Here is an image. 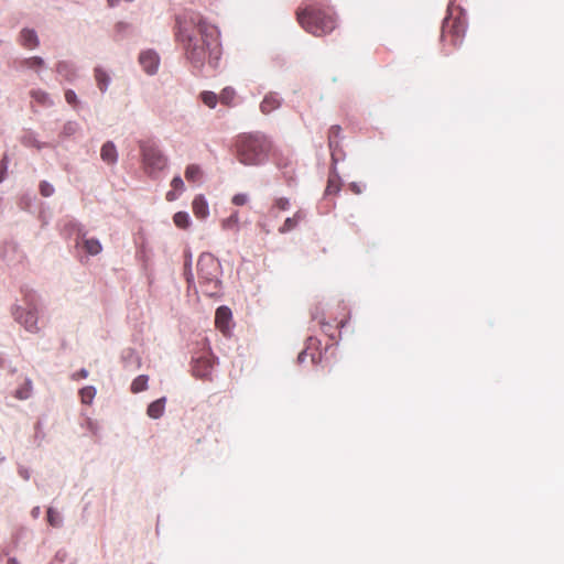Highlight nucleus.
I'll return each mask as SVG.
<instances>
[{"instance_id":"obj_1","label":"nucleus","mask_w":564,"mask_h":564,"mask_svg":"<svg viewBox=\"0 0 564 564\" xmlns=\"http://www.w3.org/2000/svg\"><path fill=\"white\" fill-rule=\"evenodd\" d=\"M175 35L194 68H203L207 55L209 65L217 67L221 54L217 26L208 24L198 13L186 12L176 18Z\"/></svg>"},{"instance_id":"obj_2","label":"nucleus","mask_w":564,"mask_h":564,"mask_svg":"<svg viewBox=\"0 0 564 564\" xmlns=\"http://www.w3.org/2000/svg\"><path fill=\"white\" fill-rule=\"evenodd\" d=\"M234 147L236 158L241 164L259 166L268 161L272 143L265 134L253 132L238 135Z\"/></svg>"},{"instance_id":"obj_3","label":"nucleus","mask_w":564,"mask_h":564,"mask_svg":"<svg viewBox=\"0 0 564 564\" xmlns=\"http://www.w3.org/2000/svg\"><path fill=\"white\" fill-rule=\"evenodd\" d=\"M301 26L315 36L330 33L336 28V19L330 9L310 6L296 12Z\"/></svg>"},{"instance_id":"obj_4","label":"nucleus","mask_w":564,"mask_h":564,"mask_svg":"<svg viewBox=\"0 0 564 564\" xmlns=\"http://www.w3.org/2000/svg\"><path fill=\"white\" fill-rule=\"evenodd\" d=\"M40 296L33 291L24 293L23 305H13L11 314L15 322L22 325L25 330L36 334L39 327Z\"/></svg>"},{"instance_id":"obj_5","label":"nucleus","mask_w":564,"mask_h":564,"mask_svg":"<svg viewBox=\"0 0 564 564\" xmlns=\"http://www.w3.org/2000/svg\"><path fill=\"white\" fill-rule=\"evenodd\" d=\"M139 148L142 156V163L144 171L149 175H153L165 169L167 164V158L161 151L159 145L153 141H139Z\"/></svg>"},{"instance_id":"obj_6","label":"nucleus","mask_w":564,"mask_h":564,"mask_svg":"<svg viewBox=\"0 0 564 564\" xmlns=\"http://www.w3.org/2000/svg\"><path fill=\"white\" fill-rule=\"evenodd\" d=\"M223 268L220 262L209 252H203L197 261L199 283L216 285L219 282Z\"/></svg>"},{"instance_id":"obj_7","label":"nucleus","mask_w":564,"mask_h":564,"mask_svg":"<svg viewBox=\"0 0 564 564\" xmlns=\"http://www.w3.org/2000/svg\"><path fill=\"white\" fill-rule=\"evenodd\" d=\"M64 230L68 235L76 236L75 242L77 246L80 243V241H83L84 248L89 254L96 256L100 253L102 249L100 241L96 238H86L87 232L82 224L75 220H70L65 225Z\"/></svg>"},{"instance_id":"obj_8","label":"nucleus","mask_w":564,"mask_h":564,"mask_svg":"<svg viewBox=\"0 0 564 564\" xmlns=\"http://www.w3.org/2000/svg\"><path fill=\"white\" fill-rule=\"evenodd\" d=\"M139 63L148 75H155L160 65V57L153 50L141 52Z\"/></svg>"},{"instance_id":"obj_9","label":"nucleus","mask_w":564,"mask_h":564,"mask_svg":"<svg viewBox=\"0 0 564 564\" xmlns=\"http://www.w3.org/2000/svg\"><path fill=\"white\" fill-rule=\"evenodd\" d=\"M56 73L69 83L75 82L77 78L76 67L68 61H59L56 64Z\"/></svg>"},{"instance_id":"obj_10","label":"nucleus","mask_w":564,"mask_h":564,"mask_svg":"<svg viewBox=\"0 0 564 564\" xmlns=\"http://www.w3.org/2000/svg\"><path fill=\"white\" fill-rule=\"evenodd\" d=\"M341 128L340 126H332L328 133V145L332 152V162L335 166L338 162L337 158V149L339 147L338 139L340 137Z\"/></svg>"},{"instance_id":"obj_11","label":"nucleus","mask_w":564,"mask_h":564,"mask_svg":"<svg viewBox=\"0 0 564 564\" xmlns=\"http://www.w3.org/2000/svg\"><path fill=\"white\" fill-rule=\"evenodd\" d=\"M231 317V310L228 306L223 305L216 310L215 323L221 332H225L229 328Z\"/></svg>"},{"instance_id":"obj_12","label":"nucleus","mask_w":564,"mask_h":564,"mask_svg":"<svg viewBox=\"0 0 564 564\" xmlns=\"http://www.w3.org/2000/svg\"><path fill=\"white\" fill-rule=\"evenodd\" d=\"M100 156L101 160L109 165H113L117 163L118 152L112 141H107L102 144L100 150Z\"/></svg>"},{"instance_id":"obj_13","label":"nucleus","mask_w":564,"mask_h":564,"mask_svg":"<svg viewBox=\"0 0 564 564\" xmlns=\"http://www.w3.org/2000/svg\"><path fill=\"white\" fill-rule=\"evenodd\" d=\"M94 77L98 89L101 94H105L111 84L110 75L102 67L97 66L94 69Z\"/></svg>"},{"instance_id":"obj_14","label":"nucleus","mask_w":564,"mask_h":564,"mask_svg":"<svg viewBox=\"0 0 564 564\" xmlns=\"http://www.w3.org/2000/svg\"><path fill=\"white\" fill-rule=\"evenodd\" d=\"M21 44L28 48H35L40 45L39 36L33 29H22L20 32Z\"/></svg>"},{"instance_id":"obj_15","label":"nucleus","mask_w":564,"mask_h":564,"mask_svg":"<svg viewBox=\"0 0 564 564\" xmlns=\"http://www.w3.org/2000/svg\"><path fill=\"white\" fill-rule=\"evenodd\" d=\"M194 215L197 218L205 219L209 215V206L203 195H197L192 203Z\"/></svg>"},{"instance_id":"obj_16","label":"nucleus","mask_w":564,"mask_h":564,"mask_svg":"<svg viewBox=\"0 0 564 564\" xmlns=\"http://www.w3.org/2000/svg\"><path fill=\"white\" fill-rule=\"evenodd\" d=\"M281 101L282 99L276 94L270 93L263 98L260 109L263 113H270L281 106Z\"/></svg>"},{"instance_id":"obj_17","label":"nucleus","mask_w":564,"mask_h":564,"mask_svg":"<svg viewBox=\"0 0 564 564\" xmlns=\"http://www.w3.org/2000/svg\"><path fill=\"white\" fill-rule=\"evenodd\" d=\"M166 404V398L162 397L153 402H151L147 409V414L154 420L160 419L164 414Z\"/></svg>"},{"instance_id":"obj_18","label":"nucleus","mask_w":564,"mask_h":564,"mask_svg":"<svg viewBox=\"0 0 564 564\" xmlns=\"http://www.w3.org/2000/svg\"><path fill=\"white\" fill-rule=\"evenodd\" d=\"M121 359L126 367L133 369H139L141 367V359L132 348L124 349L121 354Z\"/></svg>"},{"instance_id":"obj_19","label":"nucleus","mask_w":564,"mask_h":564,"mask_svg":"<svg viewBox=\"0 0 564 564\" xmlns=\"http://www.w3.org/2000/svg\"><path fill=\"white\" fill-rule=\"evenodd\" d=\"M304 215L301 210L296 212L292 217H288L283 225L279 228L280 234H286L293 230L303 219Z\"/></svg>"},{"instance_id":"obj_20","label":"nucleus","mask_w":564,"mask_h":564,"mask_svg":"<svg viewBox=\"0 0 564 564\" xmlns=\"http://www.w3.org/2000/svg\"><path fill=\"white\" fill-rule=\"evenodd\" d=\"M46 519L51 527L59 529L64 525V518L62 513L53 507L46 510Z\"/></svg>"},{"instance_id":"obj_21","label":"nucleus","mask_w":564,"mask_h":564,"mask_svg":"<svg viewBox=\"0 0 564 564\" xmlns=\"http://www.w3.org/2000/svg\"><path fill=\"white\" fill-rule=\"evenodd\" d=\"M44 65H45V62L40 56L26 57L19 62L20 68H32V69H36V70H37V68H41Z\"/></svg>"},{"instance_id":"obj_22","label":"nucleus","mask_w":564,"mask_h":564,"mask_svg":"<svg viewBox=\"0 0 564 564\" xmlns=\"http://www.w3.org/2000/svg\"><path fill=\"white\" fill-rule=\"evenodd\" d=\"M171 186H172L173 191H170L166 194V199L170 202L175 200L177 198L176 191L183 192L185 185H184L183 178L180 175H176L173 177V180L171 182Z\"/></svg>"},{"instance_id":"obj_23","label":"nucleus","mask_w":564,"mask_h":564,"mask_svg":"<svg viewBox=\"0 0 564 564\" xmlns=\"http://www.w3.org/2000/svg\"><path fill=\"white\" fill-rule=\"evenodd\" d=\"M30 95L36 102L41 104L44 107H51L53 105L50 95L44 90L34 89L31 90Z\"/></svg>"},{"instance_id":"obj_24","label":"nucleus","mask_w":564,"mask_h":564,"mask_svg":"<svg viewBox=\"0 0 564 564\" xmlns=\"http://www.w3.org/2000/svg\"><path fill=\"white\" fill-rule=\"evenodd\" d=\"M149 377L147 375L138 376L131 383V391L139 393L148 389Z\"/></svg>"},{"instance_id":"obj_25","label":"nucleus","mask_w":564,"mask_h":564,"mask_svg":"<svg viewBox=\"0 0 564 564\" xmlns=\"http://www.w3.org/2000/svg\"><path fill=\"white\" fill-rule=\"evenodd\" d=\"M221 285H223V282L220 279L216 285H212L208 283H200L204 294H206L209 297H218L220 295Z\"/></svg>"},{"instance_id":"obj_26","label":"nucleus","mask_w":564,"mask_h":564,"mask_svg":"<svg viewBox=\"0 0 564 564\" xmlns=\"http://www.w3.org/2000/svg\"><path fill=\"white\" fill-rule=\"evenodd\" d=\"M212 366L207 361L197 360L193 367V373L196 377L204 378L209 375Z\"/></svg>"},{"instance_id":"obj_27","label":"nucleus","mask_w":564,"mask_h":564,"mask_svg":"<svg viewBox=\"0 0 564 564\" xmlns=\"http://www.w3.org/2000/svg\"><path fill=\"white\" fill-rule=\"evenodd\" d=\"M174 224L182 229H185L191 224V218L186 212H177L173 217Z\"/></svg>"},{"instance_id":"obj_28","label":"nucleus","mask_w":564,"mask_h":564,"mask_svg":"<svg viewBox=\"0 0 564 564\" xmlns=\"http://www.w3.org/2000/svg\"><path fill=\"white\" fill-rule=\"evenodd\" d=\"M32 392V381L30 379L25 380V384L15 390V398L19 400H28L31 397Z\"/></svg>"},{"instance_id":"obj_29","label":"nucleus","mask_w":564,"mask_h":564,"mask_svg":"<svg viewBox=\"0 0 564 564\" xmlns=\"http://www.w3.org/2000/svg\"><path fill=\"white\" fill-rule=\"evenodd\" d=\"M96 388L93 386L82 388L79 391L82 402L85 404H90L96 395Z\"/></svg>"},{"instance_id":"obj_30","label":"nucleus","mask_w":564,"mask_h":564,"mask_svg":"<svg viewBox=\"0 0 564 564\" xmlns=\"http://www.w3.org/2000/svg\"><path fill=\"white\" fill-rule=\"evenodd\" d=\"M184 275L186 282L188 283V286L194 284V274L192 272V253L189 251L186 252V260L184 263Z\"/></svg>"},{"instance_id":"obj_31","label":"nucleus","mask_w":564,"mask_h":564,"mask_svg":"<svg viewBox=\"0 0 564 564\" xmlns=\"http://www.w3.org/2000/svg\"><path fill=\"white\" fill-rule=\"evenodd\" d=\"M21 142L26 147H34L39 150H41L45 145V143L40 142L32 132L25 133L21 138Z\"/></svg>"},{"instance_id":"obj_32","label":"nucleus","mask_w":564,"mask_h":564,"mask_svg":"<svg viewBox=\"0 0 564 564\" xmlns=\"http://www.w3.org/2000/svg\"><path fill=\"white\" fill-rule=\"evenodd\" d=\"M202 171L198 165L191 164L185 170V177L189 182H196L200 177Z\"/></svg>"},{"instance_id":"obj_33","label":"nucleus","mask_w":564,"mask_h":564,"mask_svg":"<svg viewBox=\"0 0 564 564\" xmlns=\"http://www.w3.org/2000/svg\"><path fill=\"white\" fill-rule=\"evenodd\" d=\"M200 99L209 108H215L217 105V95L213 91H203Z\"/></svg>"},{"instance_id":"obj_34","label":"nucleus","mask_w":564,"mask_h":564,"mask_svg":"<svg viewBox=\"0 0 564 564\" xmlns=\"http://www.w3.org/2000/svg\"><path fill=\"white\" fill-rule=\"evenodd\" d=\"M79 129V126L77 122L75 121H67L64 126H63V130H62V134L64 137H72L73 134H75Z\"/></svg>"},{"instance_id":"obj_35","label":"nucleus","mask_w":564,"mask_h":564,"mask_svg":"<svg viewBox=\"0 0 564 564\" xmlns=\"http://www.w3.org/2000/svg\"><path fill=\"white\" fill-rule=\"evenodd\" d=\"M238 223H239L238 212H235L228 218L223 220V228L224 229H232V228L237 227Z\"/></svg>"},{"instance_id":"obj_36","label":"nucleus","mask_w":564,"mask_h":564,"mask_svg":"<svg viewBox=\"0 0 564 564\" xmlns=\"http://www.w3.org/2000/svg\"><path fill=\"white\" fill-rule=\"evenodd\" d=\"M55 189L54 186L48 183L47 181H42L40 183V193L44 197H50L54 194Z\"/></svg>"},{"instance_id":"obj_37","label":"nucleus","mask_w":564,"mask_h":564,"mask_svg":"<svg viewBox=\"0 0 564 564\" xmlns=\"http://www.w3.org/2000/svg\"><path fill=\"white\" fill-rule=\"evenodd\" d=\"M235 90L231 87H226L223 89L220 94V99L225 104H229L231 99L234 98Z\"/></svg>"},{"instance_id":"obj_38","label":"nucleus","mask_w":564,"mask_h":564,"mask_svg":"<svg viewBox=\"0 0 564 564\" xmlns=\"http://www.w3.org/2000/svg\"><path fill=\"white\" fill-rule=\"evenodd\" d=\"M44 437H45V433L42 431V422L37 421L35 424V436H34L37 446H41V443L44 440Z\"/></svg>"},{"instance_id":"obj_39","label":"nucleus","mask_w":564,"mask_h":564,"mask_svg":"<svg viewBox=\"0 0 564 564\" xmlns=\"http://www.w3.org/2000/svg\"><path fill=\"white\" fill-rule=\"evenodd\" d=\"M129 24L126 22H118L115 26V32L117 40H120L123 37L124 32L129 29Z\"/></svg>"},{"instance_id":"obj_40","label":"nucleus","mask_w":564,"mask_h":564,"mask_svg":"<svg viewBox=\"0 0 564 564\" xmlns=\"http://www.w3.org/2000/svg\"><path fill=\"white\" fill-rule=\"evenodd\" d=\"M339 184L333 180L332 177L328 180V183H327V187H326V191H325V194L326 195H329V194H333V193H338L339 192Z\"/></svg>"},{"instance_id":"obj_41","label":"nucleus","mask_w":564,"mask_h":564,"mask_svg":"<svg viewBox=\"0 0 564 564\" xmlns=\"http://www.w3.org/2000/svg\"><path fill=\"white\" fill-rule=\"evenodd\" d=\"M65 100L68 105H76L78 102L76 93L73 89H67L65 91Z\"/></svg>"},{"instance_id":"obj_42","label":"nucleus","mask_w":564,"mask_h":564,"mask_svg":"<svg viewBox=\"0 0 564 564\" xmlns=\"http://www.w3.org/2000/svg\"><path fill=\"white\" fill-rule=\"evenodd\" d=\"M8 162H9L8 155H4L0 162V183H2L6 178L7 170H8Z\"/></svg>"},{"instance_id":"obj_43","label":"nucleus","mask_w":564,"mask_h":564,"mask_svg":"<svg viewBox=\"0 0 564 564\" xmlns=\"http://www.w3.org/2000/svg\"><path fill=\"white\" fill-rule=\"evenodd\" d=\"M248 202V195L243 193L236 194L232 197V203L237 206H242Z\"/></svg>"},{"instance_id":"obj_44","label":"nucleus","mask_w":564,"mask_h":564,"mask_svg":"<svg viewBox=\"0 0 564 564\" xmlns=\"http://www.w3.org/2000/svg\"><path fill=\"white\" fill-rule=\"evenodd\" d=\"M18 474L25 481H28L31 477V470L23 465H18Z\"/></svg>"},{"instance_id":"obj_45","label":"nucleus","mask_w":564,"mask_h":564,"mask_svg":"<svg viewBox=\"0 0 564 564\" xmlns=\"http://www.w3.org/2000/svg\"><path fill=\"white\" fill-rule=\"evenodd\" d=\"M275 206L282 210H286L290 207V202L288 198L281 197L275 200Z\"/></svg>"},{"instance_id":"obj_46","label":"nucleus","mask_w":564,"mask_h":564,"mask_svg":"<svg viewBox=\"0 0 564 564\" xmlns=\"http://www.w3.org/2000/svg\"><path fill=\"white\" fill-rule=\"evenodd\" d=\"M87 377H88V370L85 368H82L79 371L72 375L73 380L85 379Z\"/></svg>"},{"instance_id":"obj_47","label":"nucleus","mask_w":564,"mask_h":564,"mask_svg":"<svg viewBox=\"0 0 564 564\" xmlns=\"http://www.w3.org/2000/svg\"><path fill=\"white\" fill-rule=\"evenodd\" d=\"M41 514V508L39 506H35L31 510V516L33 519H37Z\"/></svg>"},{"instance_id":"obj_48","label":"nucleus","mask_w":564,"mask_h":564,"mask_svg":"<svg viewBox=\"0 0 564 564\" xmlns=\"http://www.w3.org/2000/svg\"><path fill=\"white\" fill-rule=\"evenodd\" d=\"M350 188H351V191H352L354 193H356V194H360V193H361V188H360V187H359V185H358L357 183H355V182H352V183L350 184Z\"/></svg>"},{"instance_id":"obj_49","label":"nucleus","mask_w":564,"mask_h":564,"mask_svg":"<svg viewBox=\"0 0 564 564\" xmlns=\"http://www.w3.org/2000/svg\"><path fill=\"white\" fill-rule=\"evenodd\" d=\"M305 358H306V350H303V351H301V352L299 354V356H297V361H299L300 364H302V362H304Z\"/></svg>"},{"instance_id":"obj_50","label":"nucleus","mask_w":564,"mask_h":564,"mask_svg":"<svg viewBox=\"0 0 564 564\" xmlns=\"http://www.w3.org/2000/svg\"><path fill=\"white\" fill-rule=\"evenodd\" d=\"M88 426H89V429H90V431H91L93 433H96V431H97V425H96V423H95V422L89 421V422H88Z\"/></svg>"},{"instance_id":"obj_51","label":"nucleus","mask_w":564,"mask_h":564,"mask_svg":"<svg viewBox=\"0 0 564 564\" xmlns=\"http://www.w3.org/2000/svg\"><path fill=\"white\" fill-rule=\"evenodd\" d=\"M8 564H19L18 560L15 557H10L8 560Z\"/></svg>"},{"instance_id":"obj_52","label":"nucleus","mask_w":564,"mask_h":564,"mask_svg":"<svg viewBox=\"0 0 564 564\" xmlns=\"http://www.w3.org/2000/svg\"><path fill=\"white\" fill-rule=\"evenodd\" d=\"M56 557L61 558V561H64V557H62V555H59V552L56 553Z\"/></svg>"},{"instance_id":"obj_53","label":"nucleus","mask_w":564,"mask_h":564,"mask_svg":"<svg viewBox=\"0 0 564 564\" xmlns=\"http://www.w3.org/2000/svg\"><path fill=\"white\" fill-rule=\"evenodd\" d=\"M56 557L61 558V561H64V557H62V555H59V552L56 553Z\"/></svg>"},{"instance_id":"obj_54","label":"nucleus","mask_w":564,"mask_h":564,"mask_svg":"<svg viewBox=\"0 0 564 564\" xmlns=\"http://www.w3.org/2000/svg\"><path fill=\"white\" fill-rule=\"evenodd\" d=\"M56 557L61 558V561H64V557H62V555H59V552L56 553Z\"/></svg>"}]
</instances>
